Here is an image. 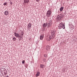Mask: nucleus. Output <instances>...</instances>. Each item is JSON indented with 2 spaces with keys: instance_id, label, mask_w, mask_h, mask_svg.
Segmentation results:
<instances>
[{
  "instance_id": "nucleus-1",
  "label": "nucleus",
  "mask_w": 77,
  "mask_h": 77,
  "mask_svg": "<svg viewBox=\"0 0 77 77\" xmlns=\"http://www.w3.org/2000/svg\"><path fill=\"white\" fill-rule=\"evenodd\" d=\"M51 14V10H49L48 11L47 13L46 16L47 17H50Z\"/></svg>"
},
{
  "instance_id": "nucleus-2",
  "label": "nucleus",
  "mask_w": 77,
  "mask_h": 77,
  "mask_svg": "<svg viewBox=\"0 0 77 77\" xmlns=\"http://www.w3.org/2000/svg\"><path fill=\"white\" fill-rule=\"evenodd\" d=\"M48 27H50L52 26V21L50 20L48 21Z\"/></svg>"
},
{
  "instance_id": "nucleus-3",
  "label": "nucleus",
  "mask_w": 77,
  "mask_h": 77,
  "mask_svg": "<svg viewBox=\"0 0 77 77\" xmlns=\"http://www.w3.org/2000/svg\"><path fill=\"white\" fill-rule=\"evenodd\" d=\"M14 34V36L16 37H17V38H21V36H20V35L18 33H17L15 32Z\"/></svg>"
},
{
  "instance_id": "nucleus-4",
  "label": "nucleus",
  "mask_w": 77,
  "mask_h": 77,
  "mask_svg": "<svg viewBox=\"0 0 77 77\" xmlns=\"http://www.w3.org/2000/svg\"><path fill=\"white\" fill-rule=\"evenodd\" d=\"M58 18L57 19L58 20H60L62 19V18H63V16H62V15H60L57 16Z\"/></svg>"
},
{
  "instance_id": "nucleus-5",
  "label": "nucleus",
  "mask_w": 77,
  "mask_h": 77,
  "mask_svg": "<svg viewBox=\"0 0 77 77\" xmlns=\"http://www.w3.org/2000/svg\"><path fill=\"white\" fill-rule=\"evenodd\" d=\"M47 26V23H44L43 25V27L44 29H45V28Z\"/></svg>"
},
{
  "instance_id": "nucleus-6",
  "label": "nucleus",
  "mask_w": 77,
  "mask_h": 77,
  "mask_svg": "<svg viewBox=\"0 0 77 77\" xmlns=\"http://www.w3.org/2000/svg\"><path fill=\"white\" fill-rule=\"evenodd\" d=\"M59 27V29H62L63 27V25L62 24V23H61V24L58 26Z\"/></svg>"
},
{
  "instance_id": "nucleus-7",
  "label": "nucleus",
  "mask_w": 77,
  "mask_h": 77,
  "mask_svg": "<svg viewBox=\"0 0 77 77\" xmlns=\"http://www.w3.org/2000/svg\"><path fill=\"white\" fill-rule=\"evenodd\" d=\"M40 67L41 68H45V65L41 64L40 65Z\"/></svg>"
},
{
  "instance_id": "nucleus-8",
  "label": "nucleus",
  "mask_w": 77,
  "mask_h": 77,
  "mask_svg": "<svg viewBox=\"0 0 77 77\" xmlns=\"http://www.w3.org/2000/svg\"><path fill=\"white\" fill-rule=\"evenodd\" d=\"M4 14L5 15H9V12L8 11H5V12Z\"/></svg>"
},
{
  "instance_id": "nucleus-9",
  "label": "nucleus",
  "mask_w": 77,
  "mask_h": 77,
  "mask_svg": "<svg viewBox=\"0 0 77 77\" xmlns=\"http://www.w3.org/2000/svg\"><path fill=\"white\" fill-rule=\"evenodd\" d=\"M44 35H41L40 37V38L41 40H42L43 38H44Z\"/></svg>"
},
{
  "instance_id": "nucleus-10",
  "label": "nucleus",
  "mask_w": 77,
  "mask_h": 77,
  "mask_svg": "<svg viewBox=\"0 0 77 77\" xmlns=\"http://www.w3.org/2000/svg\"><path fill=\"white\" fill-rule=\"evenodd\" d=\"M50 48V47L49 46H47L46 47V49L47 50H49Z\"/></svg>"
},
{
  "instance_id": "nucleus-11",
  "label": "nucleus",
  "mask_w": 77,
  "mask_h": 77,
  "mask_svg": "<svg viewBox=\"0 0 77 77\" xmlns=\"http://www.w3.org/2000/svg\"><path fill=\"white\" fill-rule=\"evenodd\" d=\"M29 0H24V2L25 3H29Z\"/></svg>"
},
{
  "instance_id": "nucleus-12",
  "label": "nucleus",
  "mask_w": 77,
  "mask_h": 77,
  "mask_svg": "<svg viewBox=\"0 0 77 77\" xmlns=\"http://www.w3.org/2000/svg\"><path fill=\"white\" fill-rule=\"evenodd\" d=\"M0 70L1 71V72H3V71H5V68H2L0 69Z\"/></svg>"
},
{
  "instance_id": "nucleus-13",
  "label": "nucleus",
  "mask_w": 77,
  "mask_h": 77,
  "mask_svg": "<svg viewBox=\"0 0 77 77\" xmlns=\"http://www.w3.org/2000/svg\"><path fill=\"white\" fill-rule=\"evenodd\" d=\"M40 74V72H37L36 74V77H38V76H39V75Z\"/></svg>"
},
{
  "instance_id": "nucleus-14",
  "label": "nucleus",
  "mask_w": 77,
  "mask_h": 77,
  "mask_svg": "<svg viewBox=\"0 0 77 77\" xmlns=\"http://www.w3.org/2000/svg\"><path fill=\"white\" fill-rule=\"evenodd\" d=\"M51 36H53V37H54V36H55V35H56L53 32L51 33Z\"/></svg>"
},
{
  "instance_id": "nucleus-15",
  "label": "nucleus",
  "mask_w": 77,
  "mask_h": 77,
  "mask_svg": "<svg viewBox=\"0 0 77 77\" xmlns=\"http://www.w3.org/2000/svg\"><path fill=\"white\" fill-rule=\"evenodd\" d=\"M70 27L71 29H73L74 28V26L73 25H71Z\"/></svg>"
},
{
  "instance_id": "nucleus-16",
  "label": "nucleus",
  "mask_w": 77,
  "mask_h": 77,
  "mask_svg": "<svg viewBox=\"0 0 77 77\" xmlns=\"http://www.w3.org/2000/svg\"><path fill=\"white\" fill-rule=\"evenodd\" d=\"M63 10V7H61V8L60 9V11H62Z\"/></svg>"
},
{
  "instance_id": "nucleus-17",
  "label": "nucleus",
  "mask_w": 77,
  "mask_h": 77,
  "mask_svg": "<svg viewBox=\"0 0 77 77\" xmlns=\"http://www.w3.org/2000/svg\"><path fill=\"white\" fill-rule=\"evenodd\" d=\"M4 6H7L8 5V3L7 2H5L4 4Z\"/></svg>"
},
{
  "instance_id": "nucleus-18",
  "label": "nucleus",
  "mask_w": 77,
  "mask_h": 77,
  "mask_svg": "<svg viewBox=\"0 0 77 77\" xmlns=\"http://www.w3.org/2000/svg\"><path fill=\"white\" fill-rule=\"evenodd\" d=\"M56 30L54 29L53 31V33H54V34H55V33H56Z\"/></svg>"
},
{
  "instance_id": "nucleus-19",
  "label": "nucleus",
  "mask_w": 77,
  "mask_h": 77,
  "mask_svg": "<svg viewBox=\"0 0 77 77\" xmlns=\"http://www.w3.org/2000/svg\"><path fill=\"white\" fill-rule=\"evenodd\" d=\"M49 38L51 39H53V36H49Z\"/></svg>"
},
{
  "instance_id": "nucleus-20",
  "label": "nucleus",
  "mask_w": 77,
  "mask_h": 77,
  "mask_svg": "<svg viewBox=\"0 0 77 77\" xmlns=\"http://www.w3.org/2000/svg\"><path fill=\"white\" fill-rule=\"evenodd\" d=\"M31 26H32V25H31V24H30V23H29V24H28V27H31Z\"/></svg>"
},
{
  "instance_id": "nucleus-21",
  "label": "nucleus",
  "mask_w": 77,
  "mask_h": 77,
  "mask_svg": "<svg viewBox=\"0 0 77 77\" xmlns=\"http://www.w3.org/2000/svg\"><path fill=\"white\" fill-rule=\"evenodd\" d=\"M47 41H50L51 40V39H50V38H49V37H48L47 38Z\"/></svg>"
},
{
  "instance_id": "nucleus-22",
  "label": "nucleus",
  "mask_w": 77,
  "mask_h": 77,
  "mask_svg": "<svg viewBox=\"0 0 77 77\" xmlns=\"http://www.w3.org/2000/svg\"><path fill=\"white\" fill-rule=\"evenodd\" d=\"M16 38L15 37H14L13 38V40H14V41H16Z\"/></svg>"
},
{
  "instance_id": "nucleus-23",
  "label": "nucleus",
  "mask_w": 77,
  "mask_h": 77,
  "mask_svg": "<svg viewBox=\"0 0 77 77\" xmlns=\"http://www.w3.org/2000/svg\"><path fill=\"white\" fill-rule=\"evenodd\" d=\"M19 40H22L23 38H22V37H20V38H19Z\"/></svg>"
},
{
  "instance_id": "nucleus-24",
  "label": "nucleus",
  "mask_w": 77,
  "mask_h": 77,
  "mask_svg": "<svg viewBox=\"0 0 77 77\" xmlns=\"http://www.w3.org/2000/svg\"><path fill=\"white\" fill-rule=\"evenodd\" d=\"M44 56L45 57H47V54H45L44 55Z\"/></svg>"
},
{
  "instance_id": "nucleus-25",
  "label": "nucleus",
  "mask_w": 77,
  "mask_h": 77,
  "mask_svg": "<svg viewBox=\"0 0 77 77\" xmlns=\"http://www.w3.org/2000/svg\"><path fill=\"white\" fill-rule=\"evenodd\" d=\"M62 28H63V29H65V26L64 25H63V26L62 27Z\"/></svg>"
},
{
  "instance_id": "nucleus-26",
  "label": "nucleus",
  "mask_w": 77,
  "mask_h": 77,
  "mask_svg": "<svg viewBox=\"0 0 77 77\" xmlns=\"http://www.w3.org/2000/svg\"><path fill=\"white\" fill-rule=\"evenodd\" d=\"M4 75H6L7 74V73H6L5 72H4Z\"/></svg>"
},
{
  "instance_id": "nucleus-27",
  "label": "nucleus",
  "mask_w": 77,
  "mask_h": 77,
  "mask_svg": "<svg viewBox=\"0 0 77 77\" xmlns=\"http://www.w3.org/2000/svg\"><path fill=\"white\" fill-rule=\"evenodd\" d=\"M22 63H25V61L23 60L22 62Z\"/></svg>"
},
{
  "instance_id": "nucleus-28",
  "label": "nucleus",
  "mask_w": 77,
  "mask_h": 77,
  "mask_svg": "<svg viewBox=\"0 0 77 77\" xmlns=\"http://www.w3.org/2000/svg\"><path fill=\"white\" fill-rule=\"evenodd\" d=\"M44 62H46V59H44Z\"/></svg>"
},
{
  "instance_id": "nucleus-29",
  "label": "nucleus",
  "mask_w": 77,
  "mask_h": 77,
  "mask_svg": "<svg viewBox=\"0 0 77 77\" xmlns=\"http://www.w3.org/2000/svg\"><path fill=\"white\" fill-rule=\"evenodd\" d=\"M10 5H12V2H10Z\"/></svg>"
},
{
  "instance_id": "nucleus-30",
  "label": "nucleus",
  "mask_w": 77,
  "mask_h": 77,
  "mask_svg": "<svg viewBox=\"0 0 77 77\" xmlns=\"http://www.w3.org/2000/svg\"><path fill=\"white\" fill-rule=\"evenodd\" d=\"M36 2H39V0H36Z\"/></svg>"
},
{
  "instance_id": "nucleus-31",
  "label": "nucleus",
  "mask_w": 77,
  "mask_h": 77,
  "mask_svg": "<svg viewBox=\"0 0 77 77\" xmlns=\"http://www.w3.org/2000/svg\"><path fill=\"white\" fill-rule=\"evenodd\" d=\"M29 40H31V38H29Z\"/></svg>"
},
{
  "instance_id": "nucleus-32",
  "label": "nucleus",
  "mask_w": 77,
  "mask_h": 77,
  "mask_svg": "<svg viewBox=\"0 0 77 77\" xmlns=\"http://www.w3.org/2000/svg\"><path fill=\"white\" fill-rule=\"evenodd\" d=\"M22 35H23V34H22Z\"/></svg>"
}]
</instances>
